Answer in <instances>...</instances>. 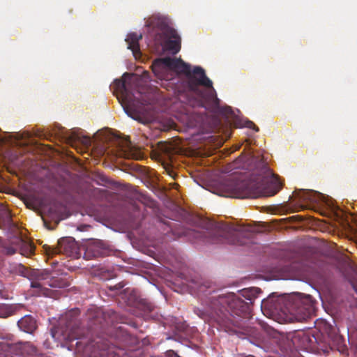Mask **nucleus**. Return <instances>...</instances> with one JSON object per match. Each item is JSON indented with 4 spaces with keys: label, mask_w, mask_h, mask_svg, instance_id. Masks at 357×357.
Here are the masks:
<instances>
[{
    "label": "nucleus",
    "mask_w": 357,
    "mask_h": 357,
    "mask_svg": "<svg viewBox=\"0 0 357 357\" xmlns=\"http://www.w3.org/2000/svg\"><path fill=\"white\" fill-rule=\"evenodd\" d=\"M151 67L155 76L160 80L169 81L177 75H184L190 91L206 100L218 103L219 100L212 82L206 76L204 69L201 67L195 66L192 69L190 65L181 59L169 57L155 59Z\"/></svg>",
    "instance_id": "nucleus-1"
},
{
    "label": "nucleus",
    "mask_w": 357,
    "mask_h": 357,
    "mask_svg": "<svg viewBox=\"0 0 357 357\" xmlns=\"http://www.w3.org/2000/svg\"><path fill=\"white\" fill-rule=\"evenodd\" d=\"M132 76L131 74L125 73L121 79H116L112 85L114 93L128 116L142 123H147L150 119L144 115L143 104L137 100L127 89L128 79Z\"/></svg>",
    "instance_id": "nucleus-2"
},
{
    "label": "nucleus",
    "mask_w": 357,
    "mask_h": 357,
    "mask_svg": "<svg viewBox=\"0 0 357 357\" xmlns=\"http://www.w3.org/2000/svg\"><path fill=\"white\" fill-rule=\"evenodd\" d=\"M146 26L156 29L162 50L172 54H177L181 49V38L177 32L168 25L167 20L154 16L150 18Z\"/></svg>",
    "instance_id": "nucleus-3"
},
{
    "label": "nucleus",
    "mask_w": 357,
    "mask_h": 357,
    "mask_svg": "<svg viewBox=\"0 0 357 357\" xmlns=\"http://www.w3.org/2000/svg\"><path fill=\"white\" fill-rule=\"evenodd\" d=\"M103 133L105 135L104 139L110 142V144L104 150L103 154H112L134 160H141L144 158L141 149L132 144L127 137H121L112 134L109 131H105Z\"/></svg>",
    "instance_id": "nucleus-4"
},
{
    "label": "nucleus",
    "mask_w": 357,
    "mask_h": 357,
    "mask_svg": "<svg viewBox=\"0 0 357 357\" xmlns=\"http://www.w3.org/2000/svg\"><path fill=\"white\" fill-rule=\"evenodd\" d=\"M225 197L245 198L250 195V187L245 181H231L226 184Z\"/></svg>",
    "instance_id": "nucleus-5"
},
{
    "label": "nucleus",
    "mask_w": 357,
    "mask_h": 357,
    "mask_svg": "<svg viewBox=\"0 0 357 357\" xmlns=\"http://www.w3.org/2000/svg\"><path fill=\"white\" fill-rule=\"evenodd\" d=\"M29 135L26 132L8 134L0 132V146L4 144H10L16 146H24L28 142Z\"/></svg>",
    "instance_id": "nucleus-6"
},
{
    "label": "nucleus",
    "mask_w": 357,
    "mask_h": 357,
    "mask_svg": "<svg viewBox=\"0 0 357 357\" xmlns=\"http://www.w3.org/2000/svg\"><path fill=\"white\" fill-rule=\"evenodd\" d=\"M142 35L137 33H129L126 38L128 45V49L132 51L134 57L137 59L141 56L139 41L142 39Z\"/></svg>",
    "instance_id": "nucleus-7"
},
{
    "label": "nucleus",
    "mask_w": 357,
    "mask_h": 357,
    "mask_svg": "<svg viewBox=\"0 0 357 357\" xmlns=\"http://www.w3.org/2000/svg\"><path fill=\"white\" fill-rule=\"evenodd\" d=\"M298 196L302 201L312 204H319L324 199L322 194L313 190H301Z\"/></svg>",
    "instance_id": "nucleus-8"
},
{
    "label": "nucleus",
    "mask_w": 357,
    "mask_h": 357,
    "mask_svg": "<svg viewBox=\"0 0 357 357\" xmlns=\"http://www.w3.org/2000/svg\"><path fill=\"white\" fill-rule=\"evenodd\" d=\"M282 312L285 321L293 322L294 321H301L303 319V317L301 315V310L298 308L297 303H294L291 306L287 307Z\"/></svg>",
    "instance_id": "nucleus-9"
},
{
    "label": "nucleus",
    "mask_w": 357,
    "mask_h": 357,
    "mask_svg": "<svg viewBox=\"0 0 357 357\" xmlns=\"http://www.w3.org/2000/svg\"><path fill=\"white\" fill-rule=\"evenodd\" d=\"M17 325L19 328L29 333H32L36 328V322L31 316L26 315L18 321Z\"/></svg>",
    "instance_id": "nucleus-10"
},
{
    "label": "nucleus",
    "mask_w": 357,
    "mask_h": 357,
    "mask_svg": "<svg viewBox=\"0 0 357 357\" xmlns=\"http://www.w3.org/2000/svg\"><path fill=\"white\" fill-rule=\"evenodd\" d=\"M272 188L271 190H266L264 192H260L263 196H273L275 195L282 188V183L279 178L275 175H273L271 178Z\"/></svg>",
    "instance_id": "nucleus-11"
},
{
    "label": "nucleus",
    "mask_w": 357,
    "mask_h": 357,
    "mask_svg": "<svg viewBox=\"0 0 357 357\" xmlns=\"http://www.w3.org/2000/svg\"><path fill=\"white\" fill-rule=\"evenodd\" d=\"M225 302L227 303L230 309H235L243 305V301L238 299L234 294L227 295Z\"/></svg>",
    "instance_id": "nucleus-12"
},
{
    "label": "nucleus",
    "mask_w": 357,
    "mask_h": 357,
    "mask_svg": "<svg viewBox=\"0 0 357 357\" xmlns=\"http://www.w3.org/2000/svg\"><path fill=\"white\" fill-rule=\"evenodd\" d=\"M22 354L31 355L34 352H36V348L29 342L24 343L21 347Z\"/></svg>",
    "instance_id": "nucleus-13"
},
{
    "label": "nucleus",
    "mask_w": 357,
    "mask_h": 357,
    "mask_svg": "<svg viewBox=\"0 0 357 357\" xmlns=\"http://www.w3.org/2000/svg\"><path fill=\"white\" fill-rule=\"evenodd\" d=\"M245 126L250 129H253L255 131H258V128H257V126L255 125L253 122L250 121H246L245 123Z\"/></svg>",
    "instance_id": "nucleus-14"
},
{
    "label": "nucleus",
    "mask_w": 357,
    "mask_h": 357,
    "mask_svg": "<svg viewBox=\"0 0 357 357\" xmlns=\"http://www.w3.org/2000/svg\"><path fill=\"white\" fill-rule=\"evenodd\" d=\"M218 229L220 230H221V232H222V235H225L224 233L225 231H229L230 228H229L226 225H220V226H218Z\"/></svg>",
    "instance_id": "nucleus-15"
},
{
    "label": "nucleus",
    "mask_w": 357,
    "mask_h": 357,
    "mask_svg": "<svg viewBox=\"0 0 357 357\" xmlns=\"http://www.w3.org/2000/svg\"><path fill=\"white\" fill-rule=\"evenodd\" d=\"M31 287L34 288H38L40 287V284L38 282H33L31 283Z\"/></svg>",
    "instance_id": "nucleus-16"
},
{
    "label": "nucleus",
    "mask_w": 357,
    "mask_h": 357,
    "mask_svg": "<svg viewBox=\"0 0 357 357\" xmlns=\"http://www.w3.org/2000/svg\"><path fill=\"white\" fill-rule=\"evenodd\" d=\"M90 142H91V141H90V139H89V138H84L82 142H83L84 144L88 145V144H90Z\"/></svg>",
    "instance_id": "nucleus-17"
},
{
    "label": "nucleus",
    "mask_w": 357,
    "mask_h": 357,
    "mask_svg": "<svg viewBox=\"0 0 357 357\" xmlns=\"http://www.w3.org/2000/svg\"><path fill=\"white\" fill-rule=\"evenodd\" d=\"M51 334H52V336L53 338H54V339L57 338L56 333L54 331H52Z\"/></svg>",
    "instance_id": "nucleus-18"
},
{
    "label": "nucleus",
    "mask_w": 357,
    "mask_h": 357,
    "mask_svg": "<svg viewBox=\"0 0 357 357\" xmlns=\"http://www.w3.org/2000/svg\"><path fill=\"white\" fill-rule=\"evenodd\" d=\"M163 151L166 153L169 152V148L167 147V146H165V148H164Z\"/></svg>",
    "instance_id": "nucleus-19"
}]
</instances>
